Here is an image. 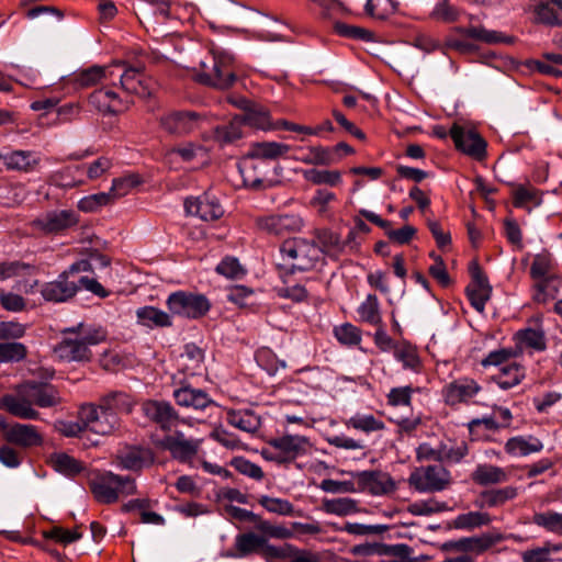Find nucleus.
Listing matches in <instances>:
<instances>
[{
    "instance_id": "1",
    "label": "nucleus",
    "mask_w": 562,
    "mask_h": 562,
    "mask_svg": "<svg viewBox=\"0 0 562 562\" xmlns=\"http://www.w3.org/2000/svg\"><path fill=\"white\" fill-rule=\"evenodd\" d=\"M61 403L63 398L54 385L24 383L16 389L15 393L0 397V409L21 419L36 420L40 418V413L34 405L46 408Z\"/></svg>"
},
{
    "instance_id": "2",
    "label": "nucleus",
    "mask_w": 562,
    "mask_h": 562,
    "mask_svg": "<svg viewBox=\"0 0 562 562\" xmlns=\"http://www.w3.org/2000/svg\"><path fill=\"white\" fill-rule=\"evenodd\" d=\"M63 334L64 338L54 348V352L58 359L66 362L89 361L92 357L90 347L106 339V334L102 328L85 324L65 328Z\"/></svg>"
},
{
    "instance_id": "3",
    "label": "nucleus",
    "mask_w": 562,
    "mask_h": 562,
    "mask_svg": "<svg viewBox=\"0 0 562 562\" xmlns=\"http://www.w3.org/2000/svg\"><path fill=\"white\" fill-rule=\"evenodd\" d=\"M239 512L249 516V521L254 524V528L257 532L238 535L235 539L237 554H234L233 557L243 558L254 552H259L261 554L267 539L273 538L284 540L294 536L293 531L284 525H273L248 510Z\"/></svg>"
},
{
    "instance_id": "4",
    "label": "nucleus",
    "mask_w": 562,
    "mask_h": 562,
    "mask_svg": "<svg viewBox=\"0 0 562 562\" xmlns=\"http://www.w3.org/2000/svg\"><path fill=\"white\" fill-rule=\"evenodd\" d=\"M89 487L94 498L102 504L115 503L121 496L136 493L135 481L110 471L95 473L89 480Z\"/></svg>"
},
{
    "instance_id": "5",
    "label": "nucleus",
    "mask_w": 562,
    "mask_h": 562,
    "mask_svg": "<svg viewBox=\"0 0 562 562\" xmlns=\"http://www.w3.org/2000/svg\"><path fill=\"white\" fill-rule=\"evenodd\" d=\"M196 79L218 89L232 87L236 80L233 57L226 53H213L201 61Z\"/></svg>"
},
{
    "instance_id": "6",
    "label": "nucleus",
    "mask_w": 562,
    "mask_h": 562,
    "mask_svg": "<svg viewBox=\"0 0 562 562\" xmlns=\"http://www.w3.org/2000/svg\"><path fill=\"white\" fill-rule=\"evenodd\" d=\"M313 445L310 438L300 435H284L269 441L262 450V457L279 464L293 462L300 457L312 452Z\"/></svg>"
},
{
    "instance_id": "7",
    "label": "nucleus",
    "mask_w": 562,
    "mask_h": 562,
    "mask_svg": "<svg viewBox=\"0 0 562 562\" xmlns=\"http://www.w3.org/2000/svg\"><path fill=\"white\" fill-rule=\"evenodd\" d=\"M280 251L288 259L293 270L308 271L323 262L322 250L318 246L304 238L285 240Z\"/></svg>"
},
{
    "instance_id": "8",
    "label": "nucleus",
    "mask_w": 562,
    "mask_h": 562,
    "mask_svg": "<svg viewBox=\"0 0 562 562\" xmlns=\"http://www.w3.org/2000/svg\"><path fill=\"white\" fill-rule=\"evenodd\" d=\"M79 223V215L69 209H56L47 211L31 222V228L40 235H60Z\"/></svg>"
},
{
    "instance_id": "9",
    "label": "nucleus",
    "mask_w": 562,
    "mask_h": 562,
    "mask_svg": "<svg viewBox=\"0 0 562 562\" xmlns=\"http://www.w3.org/2000/svg\"><path fill=\"white\" fill-rule=\"evenodd\" d=\"M166 303L173 315L191 319L204 316L211 307L205 295L187 291L171 293Z\"/></svg>"
},
{
    "instance_id": "10",
    "label": "nucleus",
    "mask_w": 562,
    "mask_h": 562,
    "mask_svg": "<svg viewBox=\"0 0 562 562\" xmlns=\"http://www.w3.org/2000/svg\"><path fill=\"white\" fill-rule=\"evenodd\" d=\"M79 419L90 431L106 436L114 432L120 426V419L114 413L100 409V404H85L79 408Z\"/></svg>"
},
{
    "instance_id": "11",
    "label": "nucleus",
    "mask_w": 562,
    "mask_h": 562,
    "mask_svg": "<svg viewBox=\"0 0 562 562\" xmlns=\"http://www.w3.org/2000/svg\"><path fill=\"white\" fill-rule=\"evenodd\" d=\"M408 482L418 492H438L449 486L450 473L441 465L417 468L412 472Z\"/></svg>"
},
{
    "instance_id": "12",
    "label": "nucleus",
    "mask_w": 562,
    "mask_h": 562,
    "mask_svg": "<svg viewBox=\"0 0 562 562\" xmlns=\"http://www.w3.org/2000/svg\"><path fill=\"white\" fill-rule=\"evenodd\" d=\"M36 273L37 270L34 266L22 261L0 262V281L16 279L15 288L26 294L33 293L38 285Z\"/></svg>"
},
{
    "instance_id": "13",
    "label": "nucleus",
    "mask_w": 562,
    "mask_h": 562,
    "mask_svg": "<svg viewBox=\"0 0 562 562\" xmlns=\"http://www.w3.org/2000/svg\"><path fill=\"white\" fill-rule=\"evenodd\" d=\"M449 135L458 150L477 160L485 157L486 143L476 131L454 123Z\"/></svg>"
},
{
    "instance_id": "14",
    "label": "nucleus",
    "mask_w": 562,
    "mask_h": 562,
    "mask_svg": "<svg viewBox=\"0 0 562 562\" xmlns=\"http://www.w3.org/2000/svg\"><path fill=\"white\" fill-rule=\"evenodd\" d=\"M205 121V117L196 112L179 111L162 115L160 125L167 133L182 136L200 130Z\"/></svg>"
},
{
    "instance_id": "15",
    "label": "nucleus",
    "mask_w": 562,
    "mask_h": 562,
    "mask_svg": "<svg viewBox=\"0 0 562 562\" xmlns=\"http://www.w3.org/2000/svg\"><path fill=\"white\" fill-rule=\"evenodd\" d=\"M471 282L467 286V294L471 305L480 313L485 310L486 302L491 299L492 286L487 277L476 261L470 265Z\"/></svg>"
},
{
    "instance_id": "16",
    "label": "nucleus",
    "mask_w": 562,
    "mask_h": 562,
    "mask_svg": "<svg viewBox=\"0 0 562 562\" xmlns=\"http://www.w3.org/2000/svg\"><path fill=\"white\" fill-rule=\"evenodd\" d=\"M482 391V386L468 376L459 378L442 389V397L447 405L469 404Z\"/></svg>"
},
{
    "instance_id": "17",
    "label": "nucleus",
    "mask_w": 562,
    "mask_h": 562,
    "mask_svg": "<svg viewBox=\"0 0 562 562\" xmlns=\"http://www.w3.org/2000/svg\"><path fill=\"white\" fill-rule=\"evenodd\" d=\"M256 225L262 232L281 236L301 231L304 222L297 214H270L258 217Z\"/></svg>"
},
{
    "instance_id": "18",
    "label": "nucleus",
    "mask_w": 562,
    "mask_h": 562,
    "mask_svg": "<svg viewBox=\"0 0 562 562\" xmlns=\"http://www.w3.org/2000/svg\"><path fill=\"white\" fill-rule=\"evenodd\" d=\"M526 11L535 23L562 26V0H529Z\"/></svg>"
},
{
    "instance_id": "19",
    "label": "nucleus",
    "mask_w": 562,
    "mask_h": 562,
    "mask_svg": "<svg viewBox=\"0 0 562 562\" xmlns=\"http://www.w3.org/2000/svg\"><path fill=\"white\" fill-rule=\"evenodd\" d=\"M357 483V492H369L372 495H383L395 490L392 477L382 471H362L352 473Z\"/></svg>"
},
{
    "instance_id": "20",
    "label": "nucleus",
    "mask_w": 562,
    "mask_h": 562,
    "mask_svg": "<svg viewBox=\"0 0 562 562\" xmlns=\"http://www.w3.org/2000/svg\"><path fill=\"white\" fill-rule=\"evenodd\" d=\"M78 271L74 266L69 271L59 274L55 281L46 282L41 288V294L48 302H65L74 297L79 290V285L75 281L69 280V274Z\"/></svg>"
},
{
    "instance_id": "21",
    "label": "nucleus",
    "mask_w": 562,
    "mask_h": 562,
    "mask_svg": "<svg viewBox=\"0 0 562 562\" xmlns=\"http://www.w3.org/2000/svg\"><path fill=\"white\" fill-rule=\"evenodd\" d=\"M162 447L180 462H190L199 452L201 440L188 439L180 431L168 435L162 439Z\"/></svg>"
},
{
    "instance_id": "22",
    "label": "nucleus",
    "mask_w": 562,
    "mask_h": 562,
    "mask_svg": "<svg viewBox=\"0 0 562 562\" xmlns=\"http://www.w3.org/2000/svg\"><path fill=\"white\" fill-rule=\"evenodd\" d=\"M184 206L189 214L199 216L205 222L217 221L224 214V209L220 201L207 193L199 198L187 199Z\"/></svg>"
},
{
    "instance_id": "23",
    "label": "nucleus",
    "mask_w": 562,
    "mask_h": 562,
    "mask_svg": "<svg viewBox=\"0 0 562 562\" xmlns=\"http://www.w3.org/2000/svg\"><path fill=\"white\" fill-rule=\"evenodd\" d=\"M552 269L553 261L550 254L542 252L535 256L530 267V274L537 281L533 300L538 303H546L548 300L546 288Z\"/></svg>"
},
{
    "instance_id": "24",
    "label": "nucleus",
    "mask_w": 562,
    "mask_h": 562,
    "mask_svg": "<svg viewBox=\"0 0 562 562\" xmlns=\"http://www.w3.org/2000/svg\"><path fill=\"white\" fill-rule=\"evenodd\" d=\"M89 103L103 114H117L128 108V102L123 101L117 93L109 87L93 91L89 97Z\"/></svg>"
},
{
    "instance_id": "25",
    "label": "nucleus",
    "mask_w": 562,
    "mask_h": 562,
    "mask_svg": "<svg viewBox=\"0 0 562 562\" xmlns=\"http://www.w3.org/2000/svg\"><path fill=\"white\" fill-rule=\"evenodd\" d=\"M114 78L120 79L122 89L128 93L139 97L151 94L154 82L146 78L138 68H125L121 74L115 72Z\"/></svg>"
},
{
    "instance_id": "26",
    "label": "nucleus",
    "mask_w": 562,
    "mask_h": 562,
    "mask_svg": "<svg viewBox=\"0 0 562 562\" xmlns=\"http://www.w3.org/2000/svg\"><path fill=\"white\" fill-rule=\"evenodd\" d=\"M4 437L8 442L18 445L23 448H31L41 446L44 441L38 428L30 424H14L10 426Z\"/></svg>"
},
{
    "instance_id": "27",
    "label": "nucleus",
    "mask_w": 562,
    "mask_h": 562,
    "mask_svg": "<svg viewBox=\"0 0 562 562\" xmlns=\"http://www.w3.org/2000/svg\"><path fill=\"white\" fill-rule=\"evenodd\" d=\"M514 341L515 350L519 351V356L526 349L541 352L547 348L546 331L541 325L519 329L514 335Z\"/></svg>"
},
{
    "instance_id": "28",
    "label": "nucleus",
    "mask_w": 562,
    "mask_h": 562,
    "mask_svg": "<svg viewBox=\"0 0 562 562\" xmlns=\"http://www.w3.org/2000/svg\"><path fill=\"white\" fill-rule=\"evenodd\" d=\"M142 411L149 419L160 425L165 430H169L178 420V414L168 402L146 401L142 405Z\"/></svg>"
},
{
    "instance_id": "29",
    "label": "nucleus",
    "mask_w": 562,
    "mask_h": 562,
    "mask_svg": "<svg viewBox=\"0 0 562 562\" xmlns=\"http://www.w3.org/2000/svg\"><path fill=\"white\" fill-rule=\"evenodd\" d=\"M0 161L7 170L19 172H31L40 164L41 159L37 154L31 150H11L0 153Z\"/></svg>"
},
{
    "instance_id": "30",
    "label": "nucleus",
    "mask_w": 562,
    "mask_h": 562,
    "mask_svg": "<svg viewBox=\"0 0 562 562\" xmlns=\"http://www.w3.org/2000/svg\"><path fill=\"white\" fill-rule=\"evenodd\" d=\"M120 67H125L124 63H115L109 67L92 66L75 74V82L80 88H89L97 83H103L114 79L115 70Z\"/></svg>"
},
{
    "instance_id": "31",
    "label": "nucleus",
    "mask_w": 562,
    "mask_h": 562,
    "mask_svg": "<svg viewBox=\"0 0 562 562\" xmlns=\"http://www.w3.org/2000/svg\"><path fill=\"white\" fill-rule=\"evenodd\" d=\"M359 214L361 216H363L366 220H368L369 222L383 228L385 231V234L389 237V239L395 244H398V245L408 244L416 234V229L411 225H405L398 229H392L391 223L389 221L381 218V216H379L378 214H375L371 211L360 210Z\"/></svg>"
},
{
    "instance_id": "32",
    "label": "nucleus",
    "mask_w": 562,
    "mask_h": 562,
    "mask_svg": "<svg viewBox=\"0 0 562 562\" xmlns=\"http://www.w3.org/2000/svg\"><path fill=\"white\" fill-rule=\"evenodd\" d=\"M173 397L179 406L195 411H203L213 403L206 392L191 386L175 390Z\"/></svg>"
},
{
    "instance_id": "33",
    "label": "nucleus",
    "mask_w": 562,
    "mask_h": 562,
    "mask_svg": "<svg viewBox=\"0 0 562 562\" xmlns=\"http://www.w3.org/2000/svg\"><path fill=\"white\" fill-rule=\"evenodd\" d=\"M238 170L245 187L254 190H260L266 188V173L260 169L259 161L246 155L239 161Z\"/></svg>"
},
{
    "instance_id": "34",
    "label": "nucleus",
    "mask_w": 562,
    "mask_h": 562,
    "mask_svg": "<svg viewBox=\"0 0 562 562\" xmlns=\"http://www.w3.org/2000/svg\"><path fill=\"white\" fill-rule=\"evenodd\" d=\"M237 106L244 110V114L239 116L240 123H245L260 130L270 128L269 112L262 106L257 105L247 99H239Z\"/></svg>"
},
{
    "instance_id": "35",
    "label": "nucleus",
    "mask_w": 562,
    "mask_h": 562,
    "mask_svg": "<svg viewBox=\"0 0 562 562\" xmlns=\"http://www.w3.org/2000/svg\"><path fill=\"white\" fill-rule=\"evenodd\" d=\"M291 146L278 142H258L254 143L247 156L255 160H277L279 158H286Z\"/></svg>"
},
{
    "instance_id": "36",
    "label": "nucleus",
    "mask_w": 562,
    "mask_h": 562,
    "mask_svg": "<svg viewBox=\"0 0 562 562\" xmlns=\"http://www.w3.org/2000/svg\"><path fill=\"white\" fill-rule=\"evenodd\" d=\"M314 238L318 243V248L322 250V257L328 256L333 259H337L344 251V243L338 233L327 228L316 229Z\"/></svg>"
},
{
    "instance_id": "37",
    "label": "nucleus",
    "mask_w": 562,
    "mask_h": 562,
    "mask_svg": "<svg viewBox=\"0 0 562 562\" xmlns=\"http://www.w3.org/2000/svg\"><path fill=\"white\" fill-rule=\"evenodd\" d=\"M517 495L518 490L514 486L487 490L479 495L477 499L475 501V505L479 508L498 507L504 505L506 502L516 498Z\"/></svg>"
},
{
    "instance_id": "38",
    "label": "nucleus",
    "mask_w": 562,
    "mask_h": 562,
    "mask_svg": "<svg viewBox=\"0 0 562 562\" xmlns=\"http://www.w3.org/2000/svg\"><path fill=\"white\" fill-rule=\"evenodd\" d=\"M100 409L119 414H130L135 405L133 397L121 391L111 392L100 398Z\"/></svg>"
},
{
    "instance_id": "39",
    "label": "nucleus",
    "mask_w": 562,
    "mask_h": 562,
    "mask_svg": "<svg viewBox=\"0 0 562 562\" xmlns=\"http://www.w3.org/2000/svg\"><path fill=\"white\" fill-rule=\"evenodd\" d=\"M526 370L518 362H509L499 369V372L493 375L492 380L503 390H509L517 386L525 379Z\"/></svg>"
},
{
    "instance_id": "40",
    "label": "nucleus",
    "mask_w": 562,
    "mask_h": 562,
    "mask_svg": "<svg viewBox=\"0 0 562 562\" xmlns=\"http://www.w3.org/2000/svg\"><path fill=\"white\" fill-rule=\"evenodd\" d=\"M301 173L305 181L314 186L339 187L342 184V173L337 169H303Z\"/></svg>"
},
{
    "instance_id": "41",
    "label": "nucleus",
    "mask_w": 562,
    "mask_h": 562,
    "mask_svg": "<svg viewBox=\"0 0 562 562\" xmlns=\"http://www.w3.org/2000/svg\"><path fill=\"white\" fill-rule=\"evenodd\" d=\"M52 183L61 188H76L87 183L83 166H68L49 176Z\"/></svg>"
},
{
    "instance_id": "42",
    "label": "nucleus",
    "mask_w": 562,
    "mask_h": 562,
    "mask_svg": "<svg viewBox=\"0 0 562 562\" xmlns=\"http://www.w3.org/2000/svg\"><path fill=\"white\" fill-rule=\"evenodd\" d=\"M293 159L312 166H330L339 161V157L333 154V149L330 147L321 145L308 147L306 153L301 156L293 157Z\"/></svg>"
},
{
    "instance_id": "43",
    "label": "nucleus",
    "mask_w": 562,
    "mask_h": 562,
    "mask_svg": "<svg viewBox=\"0 0 562 562\" xmlns=\"http://www.w3.org/2000/svg\"><path fill=\"white\" fill-rule=\"evenodd\" d=\"M227 423L243 431L254 434L261 426L260 416L249 409H232L227 412Z\"/></svg>"
},
{
    "instance_id": "44",
    "label": "nucleus",
    "mask_w": 562,
    "mask_h": 562,
    "mask_svg": "<svg viewBox=\"0 0 562 562\" xmlns=\"http://www.w3.org/2000/svg\"><path fill=\"white\" fill-rule=\"evenodd\" d=\"M117 465L124 470L139 471L150 463L149 453L138 448H128L116 457Z\"/></svg>"
},
{
    "instance_id": "45",
    "label": "nucleus",
    "mask_w": 562,
    "mask_h": 562,
    "mask_svg": "<svg viewBox=\"0 0 562 562\" xmlns=\"http://www.w3.org/2000/svg\"><path fill=\"white\" fill-rule=\"evenodd\" d=\"M394 358L402 363L403 369L420 373L423 370V361L416 347L403 342L397 345L393 351Z\"/></svg>"
},
{
    "instance_id": "46",
    "label": "nucleus",
    "mask_w": 562,
    "mask_h": 562,
    "mask_svg": "<svg viewBox=\"0 0 562 562\" xmlns=\"http://www.w3.org/2000/svg\"><path fill=\"white\" fill-rule=\"evenodd\" d=\"M472 480L479 485L499 484L508 480V474L499 467L479 464L472 473Z\"/></svg>"
},
{
    "instance_id": "47",
    "label": "nucleus",
    "mask_w": 562,
    "mask_h": 562,
    "mask_svg": "<svg viewBox=\"0 0 562 562\" xmlns=\"http://www.w3.org/2000/svg\"><path fill=\"white\" fill-rule=\"evenodd\" d=\"M139 324L147 327H169L172 325L171 317L166 312L154 307L144 306L136 311Z\"/></svg>"
},
{
    "instance_id": "48",
    "label": "nucleus",
    "mask_w": 562,
    "mask_h": 562,
    "mask_svg": "<svg viewBox=\"0 0 562 562\" xmlns=\"http://www.w3.org/2000/svg\"><path fill=\"white\" fill-rule=\"evenodd\" d=\"M344 424L347 428L359 430L364 434L380 431L385 428L384 422L382 419L376 418L372 414L357 413L350 418L346 419Z\"/></svg>"
},
{
    "instance_id": "49",
    "label": "nucleus",
    "mask_w": 562,
    "mask_h": 562,
    "mask_svg": "<svg viewBox=\"0 0 562 562\" xmlns=\"http://www.w3.org/2000/svg\"><path fill=\"white\" fill-rule=\"evenodd\" d=\"M503 540L501 533H484L480 537L465 538L460 541L461 548L465 551L481 554Z\"/></svg>"
},
{
    "instance_id": "50",
    "label": "nucleus",
    "mask_w": 562,
    "mask_h": 562,
    "mask_svg": "<svg viewBox=\"0 0 562 562\" xmlns=\"http://www.w3.org/2000/svg\"><path fill=\"white\" fill-rule=\"evenodd\" d=\"M513 198V203L516 207L530 209L540 205L542 202L540 191L530 186H519L516 188Z\"/></svg>"
},
{
    "instance_id": "51",
    "label": "nucleus",
    "mask_w": 562,
    "mask_h": 562,
    "mask_svg": "<svg viewBox=\"0 0 562 562\" xmlns=\"http://www.w3.org/2000/svg\"><path fill=\"white\" fill-rule=\"evenodd\" d=\"M467 37L476 40L485 44H498L509 42V37L497 31H491L484 26H469L462 30Z\"/></svg>"
},
{
    "instance_id": "52",
    "label": "nucleus",
    "mask_w": 562,
    "mask_h": 562,
    "mask_svg": "<svg viewBox=\"0 0 562 562\" xmlns=\"http://www.w3.org/2000/svg\"><path fill=\"white\" fill-rule=\"evenodd\" d=\"M397 8L396 0H367L364 11L373 19L385 20L393 15Z\"/></svg>"
},
{
    "instance_id": "53",
    "label": "nucleus",
    "mask_w": 562,
    "mask_h": 562,
    "mask_svg": "<svg viewBox=\"0 0 562 562\" xmlns=\"http://www.w3.org/2000/svg\"><path fill=\"white\" fill-rule=\"evenodd\" d=\"M358 314L362 322L374 326H380L382 317L380 313V303L374 294H369L358 307Z\"/></svg>"
},
{
    "instance_id": "54",
    "label": "nucleus",
    "mask_w": 562,
    "mask_h": 562,
    "mask_svg": "<svg viewBox=\"0 0 562 562\" xmlns=\"http://www.w3.org/2000/svg\"><path fill=\"white\" fill-rule=\"evenodd\" d=\"M543 448L540 440L533 439L531 441L526 440L522 437H513L505 443V451L508 454H520L527 456L529 453L539 452Z\"/></svg>"
},
{
    "instance_id": "55",
    "label": "nucleus",
    "mask_w": 562,
    "mask_h": 562,
    "mask_svg": "<svg viewBox=\"0 0 562 562\" xmlns=\"http://www.w3.org/2000/svg\"><path fill=\"white\" fill-rule=\"evenodd\" d=\"M50 464L57 472L68 476L76 475L83 470L80 461L63 452L53 454Z\"/></svg>"
},
{
    "instance_id": "56",
    "label": "nucleus",
    "mask_w": 562,
    "mask_h": 562,
    "mask_svg": "<svg viewBox=\"0 0 562 562\" xmlns=\"http://www.w3.org/2000/svg\"><path fill=\"white\" fill-rule=\"evenodd\" d=\"M322 508L325 513L337 516H347L358 510L357 502L348 497L324 499Z\"/></svg>"
},
{
    "instance_id": "57",
    "label": "nucleus",
    "mask_w": 562,
    "mask_h": 562,
    "mask_svg": "<svg viewBox=\"0 0 562 562\" xmlns=\"http://www.w3.org/2000/svg\"><path fill=\"white\" fill-rule=\"evenodd\" d=\"M243 136L239 116H236L229 124L218 126L214 131V139L220 145L232 144Z\"/></svg>"
},
{
    "instance_id": "58",
    "label": "nucleus",
    "mask_w": 562,
    "mask_h": 562,
    "mask_svg": "<svg viewBox=\"0 0 562 562\" xmlns=\"http://www.w3.org/2000/svg\"><path fill=\"white\" fill-rule=\"evenodd\" d=\"M140 178L138 175L131 173L124 177L115 178L112 180V186L109 193L113 201L127 195L134 188L140 184Z\"/></svg>"
},
{
    "instance_id": "59",
    "label": "nucleus",
    "mask_w": 562,
    "mask_h": 562,
    "mask_svg": "<svg viewBox=\"0 0 562 562\" xmlns=\"http://www.w3.org/2000/svg\"><path fill=\"white\" fill-rule=\"evenodd\" d=\"M441 449V462L448 463H458L460 462L469 452V448L467 442L460 441L454 442L452 440H447L440 442Z\"/></svg>"
},
{
    "instance_id": "60",
    "label": "nucleus",
    "mask_w": 562,
    "mask_h": 562,
    "mask_svg": "<svg viewBox=\"0 0 562 562\" xmlns=\"http://www.w3.org/2000/svg\"><path fill=\"white\" fill-rule=\"evenodd\" d=\"M258 504L261 505L267 512L280 516H294L295 510L292 503L284 498L271 497L262 495L258 498Z\"/></svg>"
},
{
    "instance_id": "61",
    "label": "nucleus",
    "mask_w": 562,
    "mask_h": 562,
    "mask_svg": "<svg viewBox=\"0 0 562 562\" xmlns=\"http://www.w3.org/2000/svg\"><path fill=\"white\" fill-rule=\"evenodd\" d=\"M532 522L550 532L562 535V513L553 510L536 513Z\"/></svg>"
},
{
    "instance_id": "62",
    "label": "nucleus",
    "mask_w": 562,
    "mask_h": 562,
    "mask_svg": "<svg viewBox=\"0 0 562 562\" xmlns=\"http://www.w3.org/2000/svg\"><path fill=\"white\" fill-rule=\"evenodd\" d=\"M460 14L461 11L456 5L448 0H442L434 7L430 18L438 22L453 23L459 20Z\"/></svg>"
},
{
    "instance_id": "63",
    "label": "nucleus",
    "mask_w": 562,
    "mask_h": 562,
    "mask_svg": "<svg viewBox=\"0 0 562 562\" xmlns=\"http://www.w3.org/2000/svg\"><path fill=\"white\" fill-rule=\"evenodd\" d=\"M419 391L420 387H413L412 385L393 387L386 395L387 404L393 407L411 406L413 394Z\"/></svg>"
},
{
    "instance_id": "64",
    "label": "nucleus",
    "mask_w": 562,
    "mask_h": 562,
    "mask_svg": "<svg viewBox=\"0 0 562 562\" xmlns=\"http://www.w3.org/2000/svg\"><path fill=\"white\" fill-rule=\"evenodd\" d=\"M112 167V159L106 156H101L83 166V176L86 180L94 181L109 172Z\"/></svg>"
}]
</instances>
